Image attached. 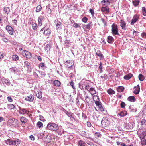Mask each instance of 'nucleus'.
Masks as SVG:
<instances>
[{
  "label": "nucleus",
  "mask_w": 146,
  "mask_h": 146,
  "mask_svg": "<svg viewBox=\"0 0 146 146\" xmlns=\"http://www.w3.org/2000/svg\"><path fill=\"white\" fill-rule=\"evenodd\" d=\"M47 129L51 131H56L57 130L58 128V125L53 123L49 122L47 124Z\"/></svg>",
  "instance_id": "f257e3e1"
},
{
  "label": "nucleus",
  "mask_w": 146,
  "mask_h": 146,
  "mask_svg": "<svg viewBox=\"0 0 146 146\" xmlns=\"http://www.w3.org/2000/svg\"><path fill=\"white\" fill-rule=\"evenodd\" d=\"M8 125H12L15 127L17 126L18 124V120L15 118H12L9 120L8 121Z\"/></svg>",
  "instance_id": "f03ea898"
},
{
  "label": "nucleus",
  "mask_w": 146,
  "mask_h": 146,
  "mask_svg": "<svg viewBox=\"0 0 146 146\" xmlns=\"http://www.w3.org/2000/svg\"><path fill=\"white\" fill-rule=\"evenodd\" d=\"M0 83L3 84L5 86H9L10 84V81L8 79L5 78L3 76H2L1 79H0Z\"/></svg>",
  "instance_id": "7ed1b4c3"
},
{
  "label": "nucleus",
  "mask_w": 146,
  "mask_h": 146,
  "mask_svg": "<svg viewBox=\"0 0 146 146\" xmlns=\"http://www.w3.org/2000/svg\"><path fill=\"white\" fill-rule=\"evenodd\" d=\"M101 124L103 126L107 127L110 125V122L109 120L107 118H103L101 121Z\"/></svg>",
  "instance_id": "20e7f679"
},
{
  "label": "nucleus",
  "mask_w": 146,
  "mask_h": 146,
  "mask_svg": "<svg viewBox=\"0 0 146 146\" xmlns=\"http://www.w3.org/2000/svg\"><path fill=\"white\" fill-rule=\"evenodd\" d=\"M111 27L112 34L113 35H119L117 25L113 24H112Z\"/></svg>",
  "instance_id": "39448f33"
},
{
  "label": "nucleus",
  "mask_w": 146,
  "mask_h": 146,
  "mask_svg": "<svg viewBox=\"0 0 146 146\" xmlns=\"http://www.w3.org/2000/svg\"><path fill=\"white\" fill-rule=\"evenodd\" d=\"M22 54L23 56L28 58H30L32 57V54L31 53L26 50H23Z\"/></svg>",
  "instance_id": "423d86ee"
},
{
  "label": "nucleus",
  "mask_w": 146,
  "mask_h": 146,
  "mask_svg": "<svg viewBox=\"0 0 146 146\" xmlns=\"http://www.w3.org/2000/svg\"><path fill=\"white\" fill-rule=\"evenodd\" d=\"M74 64V61L72 60H68L65 63L66 66L68 68L71 67L73 66Z\"/></svg>",
  "instance_id": "0eeeda50"
},
{
  "label": "nucleus",
  "mask_w": 146,
  "mask_h": 146,
  "mask_svg": "<svg viewBox=\"0 0 146 146\" xmlns=\"http://www.w3.org/2000/svg\"><path fill=\"white\" fill-rule=\"evenodd\" d=\"M6 29L9 34L11 35L13 34L14 30L11 26L7 25L6 26Z\"/></svg>",
  "instance_id": "6e6552de"
},
{
  "label": "nucleus",
  "mask_w": 146,
  "mask_h": 146,
  "mask_svg": "<svg viewBox=\"0 0 146 146\" xmlns=\"http://www.w3.org/2000/svg\"><path fill=\"white\" fill-rule=\"evenodd\" d=\"M55 23L57 29H60L62 28V24L60 22L57 20H55Z\"/></svg>",
  "instance_id": "1a4fd4ad"
},
{
  "label": "nucleus",
  "mask_w": 146,
  "mask_h": 146,
  "mask_svg": "<svg viewBox=\"0 0 146 146\" xmlns=\"http://www.w3.org/2000/svg\"><path fill=\"white\" fill-rule=\"evenodd\" d=\"M139 17L138 15H135L133 17L131 23V25H133L135 23L137 20H138Z\"/></svg>",
  "instance_id": "9d476101"
},
{
  "label": "nucleus",
  "mask_w": 146,
  "mask_h": 146,
  "mask_svg": "<svg viewBox=\"0 0 146 146\" xmlns=\"http://www.w3.org/2000/svg\"><path fill=\"white\" fill-rule=\"evenodd\" d=\"M34 99L33 96L32 94H30L26 97L25 100L27 101L32 102Z\"/></svg>",
  "instance_id": "9b49d317"
},
{
  "label": "nucleus",
  "mask_w": 146,
  "mask_h": 146,
  "mask_svg": "<svg viewBox=\"0 0 146 146\" xmlns=\"http://www.w3.org/2000/svg\"><path fill=\"white\" fill-rule=\"evenodd\" d=\"M120 26L122 28V29L124 30L126 29L125 22L123 20H121L120 22Z\"/></svg>",
  "instance_id": "f8f14e48"
},
{
  "label": "nucleus",
  "mask_w": 146,
  "mask_h": 146,
  "mask_svg": "<svg viewBox=\"0 0 146 146\" xmlns=\"http://www.w3.org/2000/svg\"><path fill=\"white\" fill-rule=\"evenodd\" d=\"M133 93L135 94H137L139 93L140 91V88L139 85H138L137 86L134 88Z\"/></svg>",
  "instance_id": "ddd939ff"
},
{
  "label": "nucleus",
  "mask_w": 146,
  "mask_h": 146,
  "mask_svg": "<svg viewBox=\"0 0 146 146\" xmlns=\"http://www.w3.org/2000/svg\"><path fill=\"white\" fill-rule=\"evenodd\" d=\"M20 142V140L18 139L12 140V145H16L17 146L19 144Z\"/></svg>",
  "instance_id": "4468645a"
},
{
  "label": "nucleus",
  "mask_w": 146,
  "mask_h": 146,
  "mask_svg": "<svg viewBox=\"0 0 146 146\" xmlns=\"http://www.w3.org/2000/svg\"><path fill=\"white\" fill-rule=\"evenodd\" d=\"M44 34L46 36L48 37V36L50 34V30L49 29H48L46 30H45L44 32Z\"/></svg>",
  "instance_id": "2eb2a0df"
},
{
  "label": "nucleus",
  "mask_w": 146,
  "mask_h": 146,
  "mask_svg": "<svg viewBox=\"0 0 146 146\" xmlns=\"http://www.w3.org/2000/svg\"><path fill=\"white\" fill-rule=\"evenodd\" d=\"M44 18V17L42 16H40L38 18V25L39 26H40L42 25V21Z\"/></svg>",
  "instance_id": "dca6fc26"
},
{
  "label": "nucleus",
  "mask_w": 146,
  "mask_h": 146,
  "mask_svg": "<svg viewBox=\"0 0 146 146\" xmlns=\"http://www.w3.org/2000/svg\"><path fill=\"white\" fill-rule=\"evenodd\" d=\"M127 114L126 111H122L120 113H118L117 116L118 117L120 116V117H121L126 115Z\"/></svg>",
  "instance_id": "f3484780"
},
{
  "label": "nucleus",
  "mask_w": 146,
  "mask_h": 146,
  "mask_svg": "<svg viewBox=\"0 0 146 146\" xmlns=\"http://www.w3.org/2000/svg\"><path fill=\"white\" fill-rule=\"evenodd\" d=\"M101 10L102 12L104 13H108L110 12L109 8L108 7H102L101 8Z\"/></svg>",
  "instance_id": "a211bd4d"
},
{
  "label": "nucleus",
  "mask_w": 146,
  "mask_h": 146,
  "mask_svg": "<svg viewBox=\"0 0 146 146\" xmlns=\"http://www.w3.org/2000/svg\"><path fill=\"white\" fill-rule=\"evenodd\" d=\"M78 146H86L87 144L83 141L80 140L78 143Z\"/></svg>",
  "instance_id": "6ab92c4d"
},
{
  "label": "nucleus",
  "mask_w": 146,
  "mask_h": 146,
  "mask_svg": "<svg viewBox=\"0 0 146 146\" xmlns=\"http://www.w3.org/2000/svg\"><path fill=\"white\" fill-rule=\"evenodd\" d=\"M56 131H57V132L60 135H61L64 132L63 129L62 128H59V127L58 129L56 130Z\"/></svg>",
  "instance_id": "aec40b11"
},
{
  "label": "nucleus",
  "mask_w": 146,
  "mask_h": 146,
  "mask_svg": "<svg viewBox=\"0 0 146 146\" xmlns=\"http://www.w3.org/2000/svg\"><path fill=\"white\" fill-rule=\"evenodd\" d=\"M36 95L39 98H41L42 97V92L40 90H38L37 91Z\"/></svg>",
  "instance_id": "412c9836"
},
{
  "label": "nucleus",
  "mask_w": 146,
  "mask_h": 146,
  "mask_svg": "<svg viewBox=\"0 0 146 146\" xmlns=\"http://www.w3.org/2000/svg\"><path fill=\"white\" fill-rule=\"evenodd\" d=\"M96 54L97 56L99 57L100 59H103L104 58V57L103 55L101 52L100 51H98L96 52Z\"/></svg>",
  "instance_id": "4be33fe9"
},
{
  "label": "nucleus",
  "mask_w": 146,
  "mask_h": 146,
  "mask_svg": "<svg viewBox=\"0 0 146 146\" xmlns=\"http://www.w3.org/2000/svg\"><path fill=\"white\" fill-rule=\"evenodd\" d=\"M20 121L23 123H25L27 121V119L24 117H21L20 118Z\"/></svg>",
  "instance_id": "5701e85b"
},
{
  "label": "nucleus",
  "mask_w": 146,
  "mask_h": 146,
  "mask_svg": "<svg viewBox=\"0 0 146 146\" xmlns=\"http://www.w3.org/2000/svg\"><path fill=\"white\" fill-rule=\"evenodd\" d=\"M89 91L90 92L92 95H93L94 94H96V92L93 88L91 87L89 89Z\"/></svg>",
  "instance_id": "b1692460"
},
{
  "label": "nucleus",
  "mask_w": 146,
  "mask_h": 146,
  "mask_svg": "<svg viewBox=\"0 0 146 146\" xmlns=\"http://www.w3.org/2000/svg\"><path fill=\"white\" fill-rule=\"evenodd\" d=\"M128 100L131 102H134L135 100V98L133 96H131L127 98Z\"/></svg>",
  "instance_id": "393cba45"
},
{
  "label": "nucleus",
  "mask_w": 146,
  "mask_h": 146,
  "mask_svg": "<svg viewBox=\"0 0 146 146\" xmlns=\"http://www.w3.org/2000/svg\"><path fill=\"white\" fill-rule=\"evenodd\" d=\"M132 76V74H129L125 76L124 78L125 80H129Z\"/></svg>",
  "instance_id": "a878e982"
},
{
  "label": "nucleus",
  "mask_w": 146,
  "mask_h": 146,
  "mask_svg": "<svg viewBox=\"0 0 146 146\" xmlns=\"http://www.w3.org/2000/svg\"><path fill=\"white\" fill-rule=\"evenodd\" d=\"M108 93L110 95H112L115 93V92L111 89H109L108 90Z\"/></svg>",
  "instance_id": "bb28decb"
},
{
  "label": "nucleus",
  "mask_w": 146,
  "mask_h": 146,
  "mask_svg": "<svg viewBox=\"0 0 146 146\" xmlns=\"http://www.w3.org/2000/svg\"><path fill=\"white\" fill-rule=\"evenodd\" d=\"M92 26V23L85 25L84 26L85 28L87 29H90L91 28Z\"/></svg>",
  "instance_id": "cd10ccee"
},
{
  "label": "nucleus",
  "mask_w": 146,
  "mask_h": 146,
  "mask_svg": "<svg viewBox=\"0 0 146 146\" xmlns=\"http://www.w3.org/2000/svg\"><path fill=\"white\" fill-rule=\"evenodd\" d=\"M140 1V0H134L132 3L134 6H137L139 5Z\"/></svg>",
  "instance_id": "c85d7f7f"
},
{
  "label": "nucleus",
  "mask_w": 146,
  "mask_h": 146,
  "mask_svg": "<svg viewBox=\"0 0 146 146\" xmlns=\"http://www.w3.org/2000/svg\"><path fill=\"white\" fill-rule=\"evenodd\" d=\"M20 112H21V113L23 114H28L29 113V111H27L25 109H20Z\"/></svg>",
  "instance_id": "c756f323"
},
{
  "label": "nucleus",
  "mask_w": 146,
  "mask_h": 146,
  "mask_svg": "<svg viewBox=\"0 0 146 146\" xmlns=\"http://www.w3.org/2000/svg\"><path fill=\"white\" fill-rule=\"evenodd\" d=\"M124 88L122 86L119 87L117 89V91L119 92H121L123 91Z\"/></svg>",
  "instance_id": "7c9ffc66"
},
{
  "label": "nucleus",
  "mask_w": 146,
  "mask_h": 146,
  "mask_svg": "<svg viewBox=\"0 0 146 146\" xmlns=\"http://www.w3.org/2000/svg\"><path fill=\"white\" fill-rule=\"evenodd\" d=\"M54 85L57 86H59L60 85V82L58 80H55L54 82Z\"/></svg>",
  "instance_id": "2f4dec72"
},
{
  "label": "nucleus",
  "mask_w": 146,
  "mask_h": 146,
  "mask_svg": "<svg viewBox=\"0 0 146 146\" xmlns=\"http://www.w3.org/2000/svg\"><path fill=\"white\" fill-rule=\"evenodd\" d=\"M113 38L111 36H108V42L109 43H111L113 41Z\"/></svg>",
  "instance_id": "473e14b6"
},
{
  "label": "nucleus",
  "mask_w": 146,
  "mask_h": 146,
  "mask_svg": "<svg viewBox=\"0 0 146 146\" xmlns=\"http://www.w3.org/2000/svg\"><path fill=\"white\" fill-rule=\"evenodd\" d=\"M24 65L26 67L28 68H31L30 64V63L27 61H25L24 62Z\"/></svg>",
  "instance_id": "72a5a7b5"
},
{
  "label": "nucleus",
  "mask_w": 146,
  "mask_h": 146,
  "mask_svg": "<svg viewBox=\"0 0 146 146\" xmlns=\"http://www.w3.org/2000/svg\"><path fill=\"white\" fill-rule=\"evenodd\" d=\"M12 58L13 60L14 61H17L19 60V57L17 55H15L13 56Z\"/></svg>",
  "instance_id": "f704fd0d"
},
{
  "label": "nucleus",
  "mask_w": 146,
  "mask_h": 146,
  "mask_svg": "<svg viewBox=\"0 0 146 146\" xmlns=\"http://www.w3.org/2000/svg\"><path fill=\"white\" fill-rule=\"evenodd\" d=\"M42 8V7L41 5H38L36 7V12H40L41 11Z\"/></svg>",
  "instance_id": "c9c22d12"
},
{
  "label": "nucleus",
  "mask_w": 146,
  "mask_h": 146,
  "mask_svg": "<svg viewBox=\"0 0 146 146\" xmlns=\"http://www.w3.org/2000/svg\"><path fill=\"white\" fill-rule=\"evenodd\" d=\"M33 29L35 30H36L37 29V25L35 23L33 22L32 24Z\"/></svg>",
  "instance_id": "e433bc0d"
},
{
  "label": "nucleus",
  "mask_w": 146,
  "mask_h": 146,
  "mask_svg": "<svg viewBox=\"0 0 146 146\" xmlns=\"http://www.w3.org/2000/svg\"><path fill=\"white\" fill-rule=\"evenodd\" d=\"M50 45L47 44L46 45V47H45V51L47 52L50 51Z\"/></svg>",
  "instance_id": "4c0bfd02"
},
{
  "label": "nucleus",
  "mask_w": 146,
  "mask_h": 146,
  "mask_svg": "<svg viewBox=\"0 0 146 146\" xmlns=\"http://www.w3.org/2000/svg\"><path fill=\"white\" fill-rule=\"evenodd\" d=\"M142 10L143 15L145 16H146V8L145 7H142Z\"/></svg>",
  "instance_id": "58836bf2"
},
{
  "label": "nucleus",
  "mask_w": 146,
  "mask_h": 146,
  "mask_svg": "<svg viewBox=\"0 0 146 146\" xmlns=\"http://www.w3.org/2000/svg\"><path fill=\"white\" fill-rule=\"evenodd\" d=\"M4 11L7 14H8L10 11V9L9 8L7 7H5L4 9Z\"/></svg>",
  "instance_id": "ea45409f"
},
{
  "label": "nucleus",
  "mask_w": 146,
  "mask_h": 146,
  "mask_svg": "<svg viewBox=\"0 0 146 146\" xmlns=\"http://www.w3.org/2000/svg\"><path fill=\"white\" fill-rule=\"evenodd\" d=\"M139 78L140 81H143L144 80L145 78L144 76L142 75L141 74H140L139 75Z\"/></svg>",
  "instance_id": "a19ab883"
},
{
  "label": "nucleus",
  "mask_w": 146,
  "mask_h": 146,
  "mask_svg": "<svg viewBox=\"0 0 146 146\" xmlns=\"http://www.w3.org/2000/svg\"><path fill=\"white\" fill-rule=\"evenodd\" d=\"M5 142L6 144L7 145H12V140L9 139H8L7 140L5 141Z\"/></svg>",
  "instance_id": "79ce46f5"
},
{
  "label": "nucleus",
  "mask_w": 146,
  "mask_h": 146,
  "mask_svg": "<svg viewBox=\"0 0 146 146\" xmlns=\"http://www.w3.org/2000/svg\"><path fill=\"white\" fill-rule=\"evenodd\" d=\"M70 43V41L69 40H66L65 41V45L66 46H69Z\"/></svg>",
  "instance_id": "37998d69"
},
{
  "label": "nucleus",
  "mask_w": 146,
  "mask_h": 146,
  "mask_svg": "<svg viewBox=\"0 0 146 146\" xmlns=\"http://www.w3.org/2000/svg\"><path fill=\"white\" fill-rule=\"evenodd\" d=\"M37 125L39 127V128L43 127V123L40 121H39L37 123Z\"/></svg>",
  "instance_id": "c03bdc74"
},
{
  "label": "nucleus",
  "mask_w": 146,
  "mask_h": 146,
  "mask_svg": "<svg viewBox=\"0 0 146 146\" xmlns=\"http://www.w3.org/2000/svg\"><path fill=\"white\" fill-rule=\"evenodd\" d=\"M93 99L94 102L97 101H99V99L98 96L96 95L93 96Z\"/></svg>",
  "instance_id": "a18cd8bd"
},
{
  "label": "nucleus",
  "mask_w": 146,
  "mask_h": 146,
  "mask_svg": "<svg viewBox=\"0 0 146 146\" xmlns=\"http://www.w3.org/2000/svg\"><path fill=\"white\" fill-rule=\"evenodd\" d=\"M15 107L14 105L13 104H9L8 105V108L10 110H12Z\"/></svg>",
  "instance_id": "49530a36"
},
{
  "label": "nucleus",
  "mask_w": 146,
  "mask_h": 146,
  "mask_svg": "<svg viewBox=\"0 0 146 146\" xmlns=\"http://www.w3.org/2000/svg\"><path fill=\"white\" fill-rule=\"evenodd\" d=\"M81 135L83 137L89 138V137H87L86 135V132L85 131H82L81 133Z\"/></svg>",
  "instance_id": "de8ad7c7"
},
{
  "label": "nucleus",
  "mask_w": 146,
  "mask_h": 146,
  "mask_svg": "<svg viewBox=\"0 0 146 146\" xmlns=\"http://www.w3.org/2000/svg\"><path fill=\"white\" fill-rule=\"evenodd\" d=\"M141 143L142 145H145L146 144V140L143 137L141 139Z\"/></svg>",
  "instance_id": "09e8293b"
},
{
  "label": "nucleus",
  "mask_w": 146,
  "mask_h": 146,
  "mask_svg": "<svg viewBox=\"0 0 146 146\" xmlns=\"http://www.w3.org/2000/svg\"><path fill=\"white\" fill-rule=\"evenodd\" d=\"M94 135L95 138H97L100 136L101 134L99 132H96L95 133Z\"/></svg>",
  "instance_id": "8fccbe9b"
},
{
  "label": "nucleus",
  "mask_w": 146,
  "mask_h": 146,
  "mask_svg": "<svg viewBox=\"0 0 146 146\" xmlns=\"http://www.w3.org/2000/svg\"><path fill=\"white\" fill-rule=\"evenodd\" d=\"M12 72H16L17 71V69L15 67H13L10 69Z\"/></svg>",
  "instance_id": "3c124183"
},
{
  "label": "nucleus",
  "mask_w": 146,
  "mask_h": 146,
  "mask_svg": "<svg viewBox=\"0 0 146 146\" xmlns=\"http://www.w3.org/2000/svg\"><path fill=\"white\" fill-rule=\"evenodd\" d=\"M95 102L97 106H98V107H100V106H101V105L100 104V102H99V101H95Z\"/></svg>",
  "instance_id": "603ef678"
},
{
  "label": "nucleus",
  "mask_w": 146,
  "mask_h": 146,
  "mask_svg": "<svg viewBox=\"0 0 146 146\" xmlns=\"http://www.w3.org/2000/svg\"><path fill=\"white\" fill-rule=\"evenodd\" d=\"M85 97L86 101L88 103L89 102L90 100L88 95H86Z\"/></svg>",
  "instance_id": "864d4df0"
},
{
  "label": "nucleus",
  "mask_w": 146,
  "mask_h": 146,
  "mask_svg": "<svg viewBox=\"0 0 146 146\" xmlns=\"http://www.w3.org/2000/svg\"><path fill=\"white\" fill-rule=\"evenodd\" d=\"M80 24H79L76 23H75L73 25V26L75 28H77L80 27Z\"/></svg>",
  "instance_id": "5fc2aeb1"
},
{
  "label": "nucleus",
  "mask_w": 146,
  "mask_h": 146,
  "mask_svg": "<svg viewBox=\"0 0 146 146\" xmlns=\"http://www.w3.org/2000/svg\"><path fill=\"white\" fill-rule=\"evenodd\" d=\"M88 19L86 17H84L82 19V21L84 23H86Z\"/></svg>",
  "instance_id": "6e6d98bb"
},
{
  "label": "nucleus",
  "mask_w": 146,
  "mask_h": 146,
  "mask_svg": "<svg viewBox=\"0 0 146 146\" xmlns=\"http://www.w3.org/2000/svg\"><path fill=\"white\" fill-rule=\"evenodd\" d=\"M120 105L121 107L123 108L125 106V103L124 102H122L121 103Z\"/></svg>",
  "instance_id": "4d7b16f0"
},
{
  "label": "nucleus",
  "mask_w": 146,
  "mask_h": 146,
  "mask_svg": "<svg viewBox=\"0 0 146 146\" xmlns=\"http://www.w3.org/2000/svg\"><path fill=\"white\" fill-rule=\"evenodd\" d=\"M39 117H40V120L42 121H45V119H44V117L42 115H40L39 116Z\"/></svg>",
  "instance_id": "13d9d810"
},
{
  "label": "nucleus",
  "mask_w": 146,
  "mask_h": 146,
  "mask_svg": "<svg viewBox=\"0 0 146 146\" xmlns=\"http://www.w3.org/2000/svg\"><path fill=\"white\" fill-rule=\"evenodd\" d=\"M8 100L9 102H11L13 100L11 98L10 96H8L7 97Z\"/></svg>",
  "instance_id": "bf43d9fd"
},
{
  "label": "nucleus",
  "mask_w": 146,
  "mask_h": 146,
  "mask_svg": "<svg viewBox=\"0 0 146 146\" xmlns=\"http://www.w3.org/2000/svg\"><path fill=\"white\" fill-rule=\"evenodd\" d=\"M120 146H133L132 145H126L125 144L123 143H121L120 144Z\"/></svg>",
  "instance_id": "052dcab7"
},
{
  "label": "nucleus",
  "mask_w": 146,
  "mask_h": 146,
  "mask_svg": "<svg viewBox=\"0 0 146 146\" xmlns=\"http://www.w3.org/2000/svg\"><path fill=\"white\" fill-rule=\"evenodd\" d=\"M103 1L107 4L109 5L110 3L109 0H103Z\"/></svg>",
  "instance_id": "680f3d73"
},
{
  "label": "nucleus",
  "mask_w": 146,
  "mask_h": 146,
  "mask_svg": "<svg viewBox=\"0 0 146 146\" xmlns=\"http://www.w3.org/2000/svg\"><path fill=\"white\" fill-rule=\"evenodd\" d=\"M90 11L91 14L92 15H93L94 13V10L91 9H90Z\"/></svg>",
  "instance_id": "e2e57ef3"
},
{
  "label": "nucleus",
  "mask_w": 146,
  "mask_h": 146,
  "mask_svg": "<svg viewBox=\"0 0 146 146\" xmlns=\"http://www.w3.org/2000/svg\"><path fill=\"white\" fill-rule=\"evenodd\" d=\"M141 36L143 38H144L146 36V33H143L141 35Z\"/></svg>",
  "instance_id": "0e129e2a"
},
{
  "label": "nucleus",
  "mask_w": 146,
  "mask_h": 146,
  "mask_svg": "<svg viewBox=\"0 0 146 146\" xmlns=\"http://www.w3.org/2000/svg\"><path fill=\"white\" fill-rule=\"evenodd\" d=\"M70 84L72 88L74 89H75V88L74 86V82L72 81H71L70 82Z\"/></svg>",
  "instance_id": "69168bd1"
},
{
  "label": "nucleus",
  "mask_w": 146,
  "mask_h": 146,
  "mask_svg": "<svg viewBox=\"0 0 146 146\" xmlns=\"http://www.w3.org/2000/svg\"><path fill=\"white\" fill-rule=\"evenodd\" d=\"M4 57L3 54V53L0 52V60H1L2 58Z\"/></svg>",
  "instance_id": "338daca9"
},
{
  "label": "nucleus",
  "mask_w": 146,
  "mask_h": 146,
  "mask_svg": "<svg viewBox=\"0 0 146 146\" xmlns=\"http://www.w3.org/2000/svg\"><path fill=\"white\" fill-rule=\"evenodd\" d=\"M87 125L89 127H90L91 126V123L90 122H87Z\"/></svg>",
  "instance_id": "774afa93"
}]
</instances>
